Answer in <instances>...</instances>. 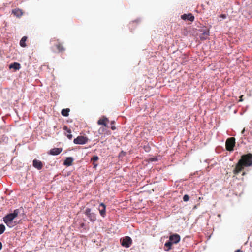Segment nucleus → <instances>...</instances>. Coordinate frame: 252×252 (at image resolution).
Wrapping results in <instances>:
<instances>
[{"label":"nucleus","instance_id":"aec40b11","mask_svg":"<svg viewBox=\"0 0 252 252\" xmlns=\"http://www.w3.org/2000/svg\"><path fill=\"white\" fill-rule=\"evenodd\" d=\"M70 111L69 108L63 109L61 111V114L63 116L67 117L69 115Z\"/></svg>","mask_w":252,"mask_h":252},{"label":"nucleus","instance_id":"5701e85b","mask_svg":"<svg viewBox=\"0 0 252 252\" xmlns=\"http://www.w3.org/2000/svg\"><path fill=\"white\" fill-rule=\"evenodd\" d=\"M5 230V227L3 224H0V235L2 234Z\"/></svg>","mask_w":252,"mask_h":252},{"label":"nucleus","instance_id":"f3484780","mask_svg":"<svg viewBox=\"0 0 252 252\" xmlns=\"http://www.w3.org/2000/svg\"><path fill=\"white\" fill-rule=\"evenodd\" d=\"M12 13L17 17H20L23 14L22 11L19 9L13 10L12 11Z\"/></svg>","mask_w":252,"mask_h":252},{"label":"nucleus","instance_id":"7c9ffc66","mask_svg":"<svg viewBox=\"0 0 252 252\" xmlns=\"http://www.w3.org/2000/svg\"><path fill=\"white\" fill-rule=\"evenodd\" d=\"M244 131H245V129H244L242 130V133H244Z\"/></svg>","mask_w":252,"mask_h":252},{"label":"nucleus","instance_id":"6e6552de","mask_svg":"<svg viewBox=\"0 0 252 252\" xmlns=\"http://www.w3.org/2000/svg\"><path fill=\"white\" fill-rule=\"evenodd\" d=\"M33 166L38 170H41L43 167V163L40 160L37 159H34L32 163Z\"/></svg>","mask_w":252,"mask_h":252},{"label":"nucleus","instance_id":"c756f323","mask_svg":"<svg viewBox=\"0 0 252 252\" xmlns=\"http://www.w3.org/2000/svg\"><path fill=\"white\" fill-rule=\"evenodd\" d=\"M245 175V172H243V173H242V175H243V176H244V175Z\"/></svg>","mask_w":252,"mask_h":252},{"label":"nucleus","instance_id":"a878e982","mask_svg":"<svg viewBox=\"0 0 252 252\" xmlns=\"http://www.w3.org/2000/svg\"><path fill=\"white\" fill-rule=\"evenodd\" d=\"M243 95H241L240 96L239 102H242L243 101Z\"/></svg>","mask_w":252,"mask_h":252},{"label":"nucleus","instance_id":"cd10ccee","mask_svg":"<svg viewBox=\"0 0 252 252\" xmlns=\"http://www.w3.org/2000/svg\"><path fill=\"white\" fill-rule=\"evenodd\" d=\"M2 244L1 242H0V250L2 249Z\"/></svg>","mask_w":252,"mask_h":252},{"label":"nucleus","instance_id":"f257e3e1","mask_svg":"<svg viewBox=\"0 0 252 252\" xmlns=\"http://www.w3.org/2000/svg\"><path fill=\"white\" fill-rule=\"evenodd\" d=\"M252 166V154L248 153L241 156L240 159L236 164L235 168L233 171L235 175L238 174L244 169V167Z\"/></svg>","mask_w":252,"mask_h":252},{"label":"nucleus","instance_id":"473e14b6","mask_svg":"<svg viewBox=\"0 0 252 252\" xmlns=\"http://www.w3.org/2000/svg\"><path fill=\"white\" fill-rule=\"evenodd\" d=\"M251 246L252 247V242L251 243Z\"/></svg>","mask_w":252,"mask_h":252},{"label":"nucleus","instance_id":"6ab92c4d","mask_svg":"<svg viewBox=\"0 0 252 252\" xmlns=\"http://www.w3.org/2000/svg\"><path fill=\"white\" fill-rule=\"evenodd\" d=\"M27 39V37L23 36L20 41V45L22 47H26V41Z\"/></svg>","mask_w":252,"mask_h":252},{"label":"nucleus","instance_id":"9b49d317","mask_svg":"<svg viewBox=\"0 0 252 252\" xmlns=\"http://www.w3.org/2000/svg\"><path fill=\"white\" fill-rule=\"evenodd\" d=\"M99 211L100 215L102 217H104L106 215V206L104 203H101L100 204L99 206Z\"/></svg>","mask_w":252,"mask_h":252},{"label":"nucleus","instance_id":"412c9836","mask_svg":"<svg viewBox=\"0 0 252 252\" xmlns=\"http://www.w3.org/2000/svg\"><path fill=\"white\" fill-rule=\"evenodd\" d=\"M172 244V243L169 240L168 242H166L164 245L165 247L166 248L165 250L169 251V250H170L171 249V246Z\"/></svg>","mask_w":252,"mask_h":252},{"label":"nucleus","instance_id":"f8f14e48","mask_svg":"<svg viewBox=\"0 0 252 252\" xmlns=\"http://www.w3.org/2000/svg\"><path fill=\"white\" fill-rule=\"evenodd\" d=\"M62 151V148H55L50 150V154L52 155H58Z\"/></svg>","mask_w":252,"mask_h":252},{"label":"nucleus","instance_id":"39448f33","mask_svg":"<svg viewBox=\"0 0 252 252\" xmlns=\"http://www.w3.org/2000/svg\"><path fill=\"white\" fill-rule=\"evenodd\" d=\"M121 245L126 248H129L132 244V239L129 236H126L121 239Z\"/></svg>","mask_w":252,"mask_h":252},{"label":"nucleus","instance_id":"ddd939ff","mask_svg":"<svg viewBox=\"0 0 252 252\" xmlns=\"http://www.w3.org/2000/svg\"><path fill=\"white\" fill-rule=\"evenodd\" d=\"M10 69H14L15 70H18L21 68V65L18 62H14L9 65Z\"/></svg>","mask_w":252,"mask_h":252},{"label":"nucleus","instance_id":"b1692460","mask_svg":"<svg viewBox=\"0 0 252 252\" xmlns=\"http://www.w3.org/2000/svg\"><path fill=\"white\" fill-rule=\"evenodd\" d=\"M183 200L185 201V202H187L189 200V197L188 195L187 194H186L184 196H183Z\"/></svg>","mask_w":252,"mask_h":252},{"label":"nucleus","instance_id":"dca6fc26","mask_svg":"<svg viewBox=\"0 0 252 252\" xmlns=\"http://www.w3.org/2000/svg\"><path fill=\"white\" fill-rule=\"evenodd\" d=\"M98 159L99 158L97 156H94L92 158L91 161L93 162V165L94 168H96L98 164L95 162L98 161Z\"/></svg>","mask_w":252,"mask_h":252},{"label":"nucleus","instance_id":"20e7f679","mask_svg":"<svg viewBox=\"0 0 252 252\" xmlns=\"http://www.w3.org/2000/svg\"><path fill=\"white\" fill-rule=\"evenodd\" d=\"M85 215L91 222H94L96 220V214L91 211L90 208H87L85 211Z\"/></svg>","mask_w":252,"mask_h":252},{"label":"nucleus","instance_id":"1a4fd4ad","mask_svg":"<svg viewBox=\"0 0 252 252\" xmlns=\"http://www.w3.org/2000/svg\"><path fill=\"white\" fill-rule=\"evenodd\" d=\"M109 122V120L107 118L103 116L101 118L99 119L97 121V124L99 125H103L106 127H108L107 123Z\"/></svg>","mask_w":252,"mask_h":252},{"label":"nucleus","instance_id":"4be33fe9","mask_svg":"<svg viewBox=\"0 0 252 252\" xmlns=\"http://www.w3.org/2000/svg\"><path fill=\"white\" fill-rule=\"evenodd\" d=\"M5 223L10 228L15 226L17 224L16 222L14 221H8L7 222H5Z\"/></svg>","mask_w":252,"mask_h":252},{"label":"nucleus","instance_id":"2eb2a0df","mask_svg":"<svg viewBox=\"0 0 252 252\" xmlns=\"http://www.w3.org/2000/svg\"><path fill=\"white\" fill-rule=\"evenodd\" d=\"M73 161V159L71 157L66 158L65 160L64 161V165H66L67 166H70L72 165Z\"/></svg>","mask_w":252,"mask_h":252},{"label":"nucleus","instance_id":"f03ea898","mask_svg":"<svg viewBox=\"0 0 252 252\" xmlns=\"http://www.w3.org/2000/svg\"><path fill=\"white\" fill-rule=\"evenodd\" d=\"M235 145V138L234 137H230L227 139L225 142V148L228 151H232Z\"/></svg>","mask_w":252,"mask_h":252},{"label":"nucleus","instance_id":"4468645a","mask_svg":"<svg viewBox=\"0 0 252 252\" xmlns=\"http://www.w3.org/2000/svg\"><path fill=\"white\" fill-rule=\"evenodd\" d=\"M63 129L66 131L67 133H65L67 137L69 139H71L72 138V135L71 134V130L70 129L68 128V127L66 126H64L63 127Z\"/></svg>","mask_w":252,"mask_h":252},{"label":"nucleus","instance_id":"0eeeda50","mask_svg":"<svg viewBox=\"0 0 252 252\" xmlns=\"http://www.w3.org/2000/svg\"><path fill=\"white\" fill-rule=\"evenodd\" d=\"M180 240V236L179 234H174L169 236V241H171L172 244H177Z\"/></svg>","mask_w":252,"mask_h":252},{"label":"nucleus","instance_id":"2f4dec72","mask_svg":"<svg viewBox=\"0 0 252 252\" xmlns=\"http://www.w3.org/2000/svg\"><path fill=\"white\" fill-rule=\"evenodd\" d=\"M84 223H82V224H81V226H84Z\"/></svg>","mask_w":252,"mask_h":252},{"label":"nucleus","instance_id":"423d86ee","mask_svg":"<svg viewBox=\"0 0 252 252\" xmlns=\"http://www.w3.org/2000/svg\"><path fill=\"white\" fill-rule=\"evenodd\" d=\"M88 141V138L86 136H78L77 138H75L73 142L75 144H85Z\"/></svg>","mask_w":252,"mask_h":252},{"label":"nucleus","instance_id":"393cba45","mask_svg":"<svg viewBox=\"0 0 252 252\" xmlns=\"http://www.w3.org/2000/svg\"><path fill=\"white\" fill-rule=\"evenodd\" d=\"M220 17L222 19H225L226 18V15L225 14H221Z\"/></svg>","mask_w":252,"mask_h":252},{"label":"nucleus","instance_id":"bb28decb","mask_svg":"<svg viewBox=\"0 0 252 252\" xmlns=\"http://www.w3.org/2000/svg\"><path fill=\"white\" fill-rule=\"evenodd\" d=\"M111 129L114 130L116 129V127L115 126H111Z\"/></svg>","mask_w":252,"mask_h":252},{"label":"nucleus","instance_id":"a211bd4d","mask_svg":"<svg viewBox=\"0 0 252 252\" xmlns=\"http://www.w3.org/2000/svg\"><path fill=\"white\" fill-rule=\"evenodd\" d=\"M56 47L59 52H62L65 51V48L60 42H58L57 44L56 45Z\"/></svg>","mask_w":252,"mask_h":252},{"label":"nucleus","instance_id":"7ed1b4c3","mask_svg":"<svg viewBox=\"0 0 252 252\" xmlns=\"http://www.w3.org/2000/svg\"><path fill=\"white\" fill-rule=\"evenodd\" d=\"M19 212L18 209H15L13 213L7 214L3 218L4 222L5 223L8 221H13V220L18 216Z\"/></svg>","mask_w":252,"mask_h":252},{"label":"nucleus","instance_id":"9d476101","mask_svg":"<svg viewBox=\"0 0 252 252\" xmlns=\"http://www.w3.org/2000/svg\"><path fill=\"white\" fill-rule=\"evenodd\" d=\"M181 18L184 20H189L191 22L194 20V17L191 13L184 14L181 16Z\"/></svg>","mask_w":252,"mask_h":252},{"label":"nucleus","instance_id":"c85d7f7f","mask_svg":"<svg viewBox=\"0 0 252 252\" xmlns=\"http://www.w3.org/2000/svg\"><path fill=\"white\" fill-rule=\"evenodd\" d=\"M235 252H242V251L240 250H237Z\"/></svg>","mask_w":252,"mask_h":252}]
</instances>
